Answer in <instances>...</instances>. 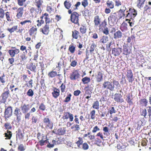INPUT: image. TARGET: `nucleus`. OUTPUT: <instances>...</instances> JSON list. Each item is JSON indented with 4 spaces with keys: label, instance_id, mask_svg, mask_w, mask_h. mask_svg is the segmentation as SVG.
<instances>
[{
    "label": "nucleus",
    "instance_id": "obj_54",
    "mask_svg": "<svg viewBox=\"0 0 151 151\" xmlns=\"http://www.w3.org/2000/svg\"><path fill=\"white\" fill-rule=\"evenodd\" d=\"M28 49H27V47L25 46L24 45H22L20 47V50L22 51H25V53H27V51L29 50V49L31 50V47L29 46L28 47Z\"/></svg>",
    "mask_w": 151,
    "mask_h": 151
},
{
    "label": "nucleus",
    "instance_id": "obj_38",
    "mask_svg": "<svg viewBox=\"0 0 151 151\" xmlns=\"http://www.w3.org/2000/svg\"><path fill=\"white\" fill-rule=\"evenodd\" d=\"M48 76L49 77L51 78H54L56 76H59L60 74L57 73L55 71L53 70L50 72L48 74Z\"/></svg>",
    "mask_w": 151,
    "mask_h": 151
},
{
    "label": "nucleus",
    "instance_id": "obj_43",
    "mask_svg": "<svg viewBox=\"0 0 151 151\" xmlns=\"http://www.w3.org/2000/svg\"><path fill=\"white\" fill-rule=\"evenodd\" d=\"M127 24L125 23H122L120 27V29L122 32H124L127 29Z\"/></svg>",
    "mask_w": 151,
    "mask_h": 151
},
{
    "label": "nucleus",
    "instance_id": "obj_42",
    "mask_svg": "<svg viewBox=\"0 0 151 151\" xmlns=\"http://www.w3.org/2000/svg\"><path fill=\"white\" fill-rule=\"evenodd\" d=\"M92 107L93 109L97 110H98L99 109V103L98 101L96 100L93 102L92 104Z\"/></svg>",
    "mask_w": 151,
    "mask_h": 151
},
{
    "label": "nucleus",
    "instance_id": "obj_14",
    "mask_svg": "<svg viewBox=\"0 0 151 151\" xmlns=\"http://www.w3.org/2000/svg\"><path fill=\"white\" fill-rule=\"evenodd\" d=\"M80 74L78 70H74L70 74V78L71 80H75L79 78Z\"/></svg>",
    "mask_w": 151,
    "mask_h": 151
},
{
    "label": "nucleus",
    "instance_id": "obj_11",
    "mask_svg": "<svg viewBox=\"0 0 151 151\" xmlns=\"http://www.w3.org/2000/svg\"><path fill=\"white\" fill-rule=\"evenodd\" d=\"M119 16L118 14L116 12L111 13L110 15L108 18L109 21H110L112 23H114L116 22L119 19Z\"/></svg>",
    "mask_w": 151,
    "mask_h": 151
},
{
    "label": "nucleus",
    "instance_id": "obj_64",
    "mask_svg": "<svg viewBox=\"0 0 151 151\" xmlns=\"http://www.w3.org/2000/svg\"><path fill=\"white\" fill-rule=\"evenodd\" d=\"M38 120L37 116H33L32 118V123L35 124L38 122Z\"/></svg>",
    "mask_w": 151,
    "mask_h": 151
},
{
    "label": "nucleus",
    "instance_id": "obj_61",
    "mask_svg": "<svg viewBox=\"0 0 151 151\" xmlns=\"http://www.w3.org/2000/svg\"><path fill=\"white\" fill-rule=\"evenodd\" d=\"M90 115L91 119L92 120H94L96 117V111L94 109L90 111Z\"/></svg>",
    "mask_w": 151,
    "mask_h": 151
},
{
    "label": "nucleus",
    "instance_id": "obj_27",
    "mask_svg": "<svg viewBox=\"0 0 151 151\" xmlns=\"http://www.w3.org/2000/svg\"><path fill=\"white\" fill-rule=\"evenodd\" d=\"M21 108L23 114H25L29 110L30 108L29 104H24L23 105L21 106Z\"/></svg>",
    "mask_w": 151,
    "mask_h": 151
},
{
    "label": "nucleus",
    "instance_id": "obj_1",
    "mask_svg": "<svg viewBox=\"0 0 151 151\" xmlns=\"http://www.w3.org/2000/svg\"><path fill=\"white\" fill-rule=\"evenodd\" d=\"M37 138L39 140L38 143L41 146H43L49 143V139L47 138L44 134L38 132L37 134Z\"/></svg>",
    "mask_w": 151,
    "mask_h": 151
},
{
    "label": "nucleus",
    "instance_id": "obj_5",
    "mask_svg": "<svg viewBox=\"0 0 151 151\" xmlns=\"http://www.w3.org/2000/svg\"><path fill=\"white\" fill-rule=\"evenodd\" d=\"M107 7L104 10V12L106 14H108L111 12V9H112L114 8V4L113 2L110 0H108L106 4Z\"/></svg>",
    "mask_w": 151,
    "mask_h": 151
},
{
    "label": "nucleus",
    "instance_id": "obj_10",
    "mask_svg": "<svg viewBox=\"0 0 151 151\" xmlns=\"http://www.w3.org/2000/svg\"><path fill=\"white\" fill-rule=\"evenodd\" d=\"M93 85L91 84L90 86L89 85L85 87L84 88L85 90H86L84 96L88 95L86 97V98L87 99L90 98L91 97V94L92 93V91L93 89Z\"/></svg>",
    "mask_w": 151,
    "mask_h": 151
},
{
    "label": "nucleus",
    "instance_id": "obj_26",
    "mask_svg": "<svg viewBox=\"0 0 151 151\" xmlns=\"http://www.w3.org/2000/svg\"><path fill=\"white\" fill-rule=\"evenodd\" d=\"M126 9V8L124 5H123L121 7L120 9L118 11L120 13H121L122 14H120L119 15V19H120L122 18L123 17H124L125 16V12Z\"/></svg>",
    "mask_w": 151,
    "mask_h": 151
},
{
    "label": "nucleus",
    "instance_id": "obj_2",
    "mask_svg": "<svg viewBox=\"0 0 151 151\" xmlns=\"http://www.w3.org/2000/svg\"><path fill=\"white\" fill-rule=\"evenodd\" d=\"M44 18L45 19V22L48 21L47 20L50 18L49 17L48 14L46 13L42 14L40 17V20L38 19L36 21V22L38 23L37 24V27H40L42 24H44V21L43 19Z\"/></svg>",
    "mask_w": 151,
    "mask_h": 151
},
{
    "label": "nucleus",
    "instance_id": "obj_56",
    "mask_svg": "<svg viewBox=\"0 0 151 151\" xmlns=\"http://www.w3.org/2000/svg\"><path fill=\"white\" fill-rule=\"evenodd\" d=\"M12 132L7 130V132L4 133L5 137H6L5 139H10L12 136Z\"/></svg>",
    "mask_w": 151,
    "mask_h": 151
},
{
    "label": "nucleus",
    "instance_id": "obj_57",
    "mask_svg": "<svg viewBox=\"0 0 151 151\" xmlns=\"http://www.w3.org/2000/svg\"><path fill=\"white\" fill-rule=\"evenodd\" d=\"M81 81L84 84H88L90 81L91 79L90 78L85 77L81 79Z\"/></svg>",
    "mask_w": 151,
    "mask_h": 151
},
{
    "label": "nucleus",
    "instance_id": "obj_17",
    "mask_svg": "<svg viewBox=\"0 0 151 151\" xmlns=\"http://www.w3.org/2000/svg\"><path fill=\"white\" fill-rule=\"evenodd\" d=\"M62 117L63 119H65L67 121L68 118L69 119V120L70 122H71L73 121V114L69 112H64Z\"/></svg>",
    "mask_w": 151,
    "mask_h": 151
},
{
    "label": "nucleus",
    "instance_id": "obj_52",
    "mask_svg": "<svg viewBox=\"0 0 151 151\" xmlns=\"http://www.w3.org/2000/svg\"><path fill=\"white\" fill-rule=\"evenodd\" d=\"M108 41V37L107 36H102L100 40V42L101 43L104 44L106 43Z\"/></svg>",
    "mask_w": 151,
    "mask_h": 151
},
{
    "label": "nucleus",
    "instance_id": "obj_32",
    "mask_svg": "<svg viewBox=\"0 0 151 151\" xmlns=\"http://www.w3.org/2000/svg\"><path fill=\"white\" fill-rule=\"evenodd\" d=\"M27 58V57L26 56L25 53L24 52L20 56V61L19 62V64H24L26 61Z\"/></svg>",
    "mask_w": 151,
    "mask_h": 151
},
{
    "label": "nucleus",
    "instance_id": "obj_35",
    "mask_svg": "<svg viewBox=\"0 0 151 151\" xmlns=\"http://www.w3.org/2000/svg\"><path fill=\"white\" fill-rule=\"evenodd\" d=\"M139 104L142 106H146L148 103V101L146 99H141L139 101Z\"/></svg>",
    "mask_w": 151,
    "mask_h": 151
},
{
    "label": "nucleus",
    "instance_id": "obj_45",
    "mask_svg": "<svg viewBox=\"0 0 151 151\" xmlns=\"http://www.w3.org/2000/svg\"><path fill=\"white\" fill-rule=\"evenodd\" d=\"M87 30L86 26L85 25H82L79 29L80 31L82 34L86 33Z\"/></svg>",
    "mask_w": 151,
    "mask_h": 151
},
{
    "label": "nucleus",
    "instance_id": "obj_48",
    "mask_svg": "<svg viewBox=\"0 0 151 151\" xmlns=\"http://www.w3.org/2000/svg\"><path fill=\"white\" fill-rule=\"evenodd\" d=\"M27 0H17V4L19 6L22 7L23 6H26V5L25 2Z\"/></svg>",
    "mask_w": 151,
    "mask_h": 151
},
{
    "label": "nucleus",
    "instance_id": "obj_33",
    "mask_svg": "<svg viewBox=\"0 0 151 151\" xmlns=\"http://www.w3.org/2000/svg\"><path fill=\"white\" fill-rule=\"evenodd\" d=\"M123 36V34L120 30H118L115 32L114 35V39L121 38Z\"/></svg>",
    "mask_w": 151,
    "mask_h": 151
},
{
    "label": "nucleus",
    "instance_id": "obj_31",
    "mask_svg": "<svg viewBox=\"0 0 151 151\" xmlns=\"http://www.w3.org/2000/svg\"><path fill=\"white\" fill-rule=\"evenodd\" d=\"M117 111L113 105H111L109 106V108L108 109V114L109 113L111 115V117H112V114L115 113Z\"/></svg>",
    "mask_w": 151,
    "mask_h": 151
},
{
    "label": "nucleus",
    "instance_id": "obj_15",
    "mask_svg": "<svg viewBox=\"0 0 151 151\" xmlns=\"http://www.w3.org/2000/svg\"><path fill=\"white\" fill-rule=\"evenodd\" d=\"M126 76L129 82L132 83L134 81L133 74L131 69H128L127 71Z\"/></svg>",
    "mask_w": 151,
    "mask_h": 151
},
{
    "label": "nucleus",
    "instance_id": "obj_59",
    "mask_svg": "<svg viewBox=\"0 0 151 151\" xmlns=\"http://www.w3.org/2000/svg\"><path fill=\"white\" fill-rule=\"evenodd\" d=\"M17 28L18 26L17 25H15L13 26L11 28H8L7 30L10 33H12L16 31L17 29Z\"/></svg>",
    "mask_w": 151,
    "mask_h": 151
},
{
    "label": "nucleus",
    "instance_id": "obj_29",
    "mask_svg": "<svg viewBox=\"0 0 151 151\" xmlns=\"http://www.w3.org/2000/svg\"><path fill=\"white\" fill-rule=\"evenodd\" d=\"M131 52V50L129 49L128 47L126 45L123 46L122 54L127 56L129 55Z\"/></svg>",
    "mask_w": 151,
    "mask_h": 151
},
{
    "label": "nucleus",
    "instance_id": "obj_22",
    "mask_svg": "<svg viewBox=\"0 0 151 151\" xmlns=\"http://www.w3.org/2000/svg\"><path fill=\"white\" fill-rule=\"evenodd\" d=\"M52 93V97L55 99H57L60 95V91L59 89L54 87Z\"/></svg>",
    "mask_w": 151,
    "mask_h": 151
},
{
    "label": "nucleus",
    "instance_id": "obj_60",
    "mask_svg": "<svg viewBox=\"0 0 151 151\" xmlns=\"http://www.w3.org/2000/svg\"><path fill=\"white\" fill-rule=\"evenodd\" d=\"M135 37L133 35H131V36L128 37L127 39V42L128 43H130L132 42H133L134 40V41Z\"/></svg>",
    "mask_w": 151,
    "mask_h": 151
},
{
    "label": "nucleus",
    "instance_id": "obj_18",
    "mask_svg": "<svg viewBox=\"0 0 151 151\" xmlns=\"http://www.w3.org/2000/svg\"><path fill=\"white\" fill-rule=\"evenodd\" d=\"M37 28L36 26H32L28 31L29 35L32 38H35L37 34Z\"/></svg>",
    "mask_w": 151,
    "mask_h": 151
},
{
    "label": "nucleus",
    "instance_id": "obj_12",
    "mask_svg": "<svg viewBox=\"0 0 151 151\" xmlns=\"http://www.w3.org/2000/svg\"><path fill=\"white\" fill-rule=\"evenodd\" d=\"M20 52V50L15 47H12L11 49L8 51V53L10 57H14L16 55Z\"/></svg>",
    "mask_w": 151,
    "mask_h": 151
},
{
    "label": "nucleus",
    "instance_id": "obj_4",
    "mask_svg": "<svg viewBox=\"0 0 151 151\" xmlns=\"http://www.w3.org/2000/svg\"><path fill=\"white\" fill-rule=\"evenodd\" d=\"M70 14L71 21L75 24H77L78 26H79L80 24L79 23V14L76 12H74L73 13L72 12Z\"/></svg>",
    "mask_w": 151,
    "mask_h": 151
},
{
    "label": "nucleus",
    "instance_id": "obj_21",
    "mask_svg": "<svg viewBox=\"0 0 151 151\" xmlns=\"http://www.w3.org/2000/svg\"><path fill=\"white\" fill-rule=\"evenodd\" d=\"M122 50L121 48L116 47L112 49V54L114 56H119L122 52Z\"/></svg>",
    "mask_w": 151,
    "mask_h": 151
},
{
    "label": "nucleus",
    "instance_id": "obj_28",
    "mask_svg": "<svg viewBox=\"0 0 151 151\" xmlns=\"http://www.w3.org/2000/svg\"><path fill=\"white\" fill-rule=\"evenodd\" d=\"M107 25V21L106 19H105L98 26L99 27V30L101 31H103L104 29L106 27Z\"/></svg>",
    "mask_w": 151,
    "mask_h": 151
},
{
    "label": "nucleus",
    "instance_id": "obj_16",
    "mask_svg": "<svg viewBox=\"0 0 151 151\" xmlns=\"http://www.w3.org/2000/svg\"><path fill=\"white\" fill-rule=\"evenodd\" d=\"M4 91L2 93L1 96L2 98V101L4 103H5L6 102L9 94V91L8 88H4Z\"/></svg>",
    "mask_w": 151,
    "mask_h": 151
},
{
    "label": "nucleus",
    "instance_id": "obj_34",
    "mask_svg": "<svg viewBox=\"0 0 151 151\" xmlns=\"http://www.w3.org/2000/svg\"><path fill=\"white\" fill-rule=\"evenodd\" d=\"M66 127H62L58 129L57 130V132L56 134H57L59 135H63L66 132Z\"/></svg>",
    "mask_w": 151,
    "mask_h": 151
},
{
    "label": "nucleus",
    "instance_id": "obj_63",
    "mask_svg": "<svg viewBox=\"0 0 151 151\" xmlns=\"http://www.w3.org/2000/svg\"><path fill=\"white\" fill-rule=\"evenodd\" d=\"M11 57V58H9L8 60L9 63L11 65L10 67L13 66L14 65V63L15 61V59L14 58V57Z\"/></svg>",
    "mask_w": 151,
    "mask_h": 151
},
{
    "label": "nucleus",
    "instance_id": "obj_58",
    "mask_svg": "<svg viewBox=\"0 0 151 151\" xmlns=\"http://www.w3.org/2000/svg\"><path fill=\"white\" fill-rule=\"evenodd\" d=\"M71 128L75 131H78L80 129L79 125L78 124H74L71 127Z\"/></svg>",
    "mask_w": 151,
    "mask_h": 151
},
{
    "label": "nucleus",
    "instance_id": "obj_47",
    "mask_svg": "<svg viewBox=\"0 0 151 151\" xmlns=\"http://www.w3.org/2000/svg\"><path fill=\"white\" fill-rule=\"evenodd\" d=\"M43 3V0H37L35 1V5L38 8L41 9V6Z\"/></svg>",
    "mask_w": 151,
    "mask_h": 151
},
{
    "label": "nucleus",
    "instance_id": "obj_24",
    "mask_svg": "<svg viewBox=\"0 0 151 151\" xmlns=\"http://www.w3.org/2000/svg\"><path fill=\"white\" fill-rule=\"evenodd\" d=\"M125 100L127 103L129 105L133 104V95L132 93L131 94L129 93L126 96Z\"/></svg>",
    "mask_w": 151,
    "mask_h": 151
},
{
    "label": "nucleus",
    "instance_id": "obj_6",
    "mask_svg": "<svg viewBox=\"0 0 151 151\" xmlns=\"http://www.w3.org/2000/svg\"><path fill=\"white\" fill-rule=\"evenodd\" d=\"M126 12L128 13L125 17H128L129 19L132 20L134 19L137 14V11L134 9L131 8H129V10L127 11Z\"/></svg>",
    "mask_w": 151,
    "mask_h": 151
},
{
    "label": "nucleus",
    "instance_id": "obj_53",
    "mask_svg": "<svg viewBox=\"0 0 151 151\" xmlns=\"http://www.w3.org/2000/svg\"><path fill=\"white\" fill-rule=\"evenodd\" d=\"M96 47V45L94 42L93 41L92 43L90 44L89 50L90 52L91 53L94 51Z\"/></svg>",
    "mask_w": 151,
    "mask_h": 151
},
{
    "label": "nucleus",
    "instance_id": "obj_51",
    "mask_svg": "<svg viewBox=\"0 0 151 151\" xmlns=\"http://www.w3.org/2000/svg\"><path fill=\"white\" fill-rule=\"evenodd\" d=\"M66 85L65 82V81L64 83H63L60 86V90L61 92V95L63 93H64L65 91L66 90Z\"/></svg>",
    "mask_w": 151,
    "mask_h": 151
},
{
    "label": "nucleus",
    "instance_id": "obj_7",
    "mask_svg": "<svg viewBox=\"0 0 151 151\" xmlns=\"http://www.w3.org/2000/svg\"><path fill=\"white\" fill-rule=\"evenodd\" d=\"M12 9L14 10H16V17L17 19H20L22 17L24 12L23 7H20L19 8L14 7L12 8Z\"/></svg>",
    "mask_w": 151,
    "mask_h": 151
},
{
    "label": "nucleus",
    "instance_id": "obj_49",
    "mask_svg": "<svg viewBox=\"0 0 151 151\" xmlns=\"http://www.w3.org/2000/svg\"><path fill=\"white\" fill-rule=\"evenodd\" d=\"M5 14L7 21L10 22L12 21V17L11 16V13L10 12H7L5 13Z\"/></svg>",
    "mask_w": 151,
    "mask_h": 151
},
{
    "label": "nucleus",
    "instance_id": "obj_30",
    "mask_svg": "<svg viewBox=\"0 0 151 151\" xmlns=\"http://www.w3.org/2000/svg\"><path fill=\"white\" fill-rule=\"evenodd\" d=\"M96 79L97 82H100L103 80V74L101 72L99 71L97 75L96 76Z\"/></svg>",
    "mask_w": 151,
    "mask_h": 151
},
{
    "label": "nucleus",
    "instance_id": "obj_36",
    "mask_svg": "<svg viewBox=\"0 0 151 151\" xmlns=\"http://www.w3.org/2000/svg\"><path fill=\"white\" fill-rule=\"evenodd\" d=\"M20 112V110L18 107H16L14 109V114L17 117V120L19 122L20 119V116L19 115V113Z\"/></svg>",
    "mask_w": 151,
    "mask_h": 151
},
{
    "label": "nucleus",
    "instance_id": "obj_40",
    "mask_svg": "<svg viewBox=\"0 0 151 151\" xmlns=\"http://www.w3.org/2000/svg\"><path fill=\"white\" fill-rule=\"evenodd\" d=\"M140 115L143 116L145 118L147 117L148 115H147V110L145 109H140Z\"/></svg>",
    "mask_w": 151,
    "mask_h": 151
},
{
    "label": "nucleus",
    "instance_id": "obj_9",
    "mask_svg": "<svg viewBox=\"0 0 151 151\" xmlns=\"http://www.w3.org/2000/svg\"><path fill=\"white\" fill-rule=\"evenodd\" d=\"M102 88L104 89H109L112 91L114 89V85L111 82L106 81H104L102 84Z\"/></svg>",
    "mask_w": 151,
    "mask_h": 151
},
{
    "label": "nucleus",
    "instance_id": "obj_3",
    "mask_svg": "<svg viewBox=\"0 0 151 151\" xmlns=\"http://www.w3.org/2000/svg\"><path fill=\"white\" fill-rule=\"evenodd\" d=\"M42 12L41 9L32 7L29 10V13L31 17L33 18H36L37 15Z\"/></svg>",
    "mask_w": 151,
    "mask_h": 151
},
{
    "label": "nucleus",
    "instance_id": "obj_39",
    "mask_svg": "<svg viewBox=\"0 0 151 151\" xmlns=\"http://www.w3.org/2000/svg\"><path fill=\"white\" fill-rule=\"evenodd\" d=\"M68 50L71 53L73 54L76 50V45L73 44L70 45L69 46Z\"/></svg>",
    "mask_w": 151,
    "mask_h": 151
},
{
    "label": "nucleus",
    "instance_id": "obj_50",
    "mask_svg": "<svg viewBox=\"0 0 151 151\" xmlns=\"http://www.w3.org/2000/svg\"><path fill=\"white\" fill-rule=\"evenodd\" d=\"M43 122L49 127H50L51 126V122L48 118H44L43 119Z\"/></svg>",
    "mask_w": 151,
    "mask_h": 151
},
{
    "label": "nucleus",
    "instance_id": "obj_55",
    "mask_svg": "<svg viewBox=\"0 0 151 151\" xmlns=\"http://www.w3.org/2000/svg\"><path fill=\"white\" fill-rule=\"evenodd\" d=\"M137 1L138 4L137 6L138 8H140L143 7L145 1V0H137Z\"/></svg>",
    "mask_w": 151,
    "mask_h": 151
},
{
    "label": "nucleus",
    "instance_id": "obj_20",
    "mask_svg": "<svg viewBox=\"0 0 151 151\" xmlns=\"http://www.w3.org/2000/svg\"><path fill=\"white\" fill-rule=\"evenodd\" d=\"M122 95L121 93H116L114 95V99L117 103H122L124 102L122 98Z\"/></svg>",
    "mask_w": 151,
    "mask_h": 151
},
{
    "label": "nucleus",
    "instance_id": "obj_44",
    "mask_svg": "<svg viewBox=\"0 0 151 151\" xmlns=\"http://www.w3.org/2000/svg\"><path fill=\"white\" fill-rule=\"evenodd\" d=\"M8 81V78L7 77L5 76L4 73L2 76H0V81L2 83L7 82Z\"/></svg>",
    "mask_w": 151,
    "mask_h": 151
},
{
    "label": "nucleus",
    "instance_id": "obj_23",
    "mask_svg": "<svg viewBox=\"0 0 151 151\" xmlns=\"http://www.w3.org/2000/svg\"><path fill=\"white\" fill-rule=\"evenodd\" d=\"M26 68L34 73L36 72V66L32 63H29L26 65Z\"/></svg>",
    "mask_w": 151,
    "mask_h": 151
},
{
    "label": "nucleus",
    "instance_id": "obj_19",
    "mask_svg": "<svg viewBox=\"0 0 151 151\" xmlns=\"http://www.w3.org/2000/svg\"><path fill=\"white\" fill-rule=\"evenodd\" d=\"M4 116L6 118H8L10 117L12 114V110L11 106H9L6 108L4 112Z\"/></svg>",
    "mask_w": 151,
    "mask_h": 151
},
{
    "label": "nucleus",
    "instance_id": "obj_8",
    "mask_svg": "<svg viewBox=\"0 0 151 151\" xmlns=\"http://www.w3.org/2000/svg\"><path fill=\"white\" fill-rule=\"evenodd\" d=\"M47 22H45V24L42 28L40 29V31L42 32V33L45 35H48L50 32L49 25L50 22H51V20L50 18Z\"/></svg>",
    "mask_w": 151,
    "mask_h": 151
},
{
    "label": "nucleus",
    "instance_id": "obj_62",
    "mask_svg": "<svg viewBox=\"0 0 151 151\" xmlns=\"http://www.w3.org/2000/svg\"><path fill=\"white\" fill-rule=\"evenodd\" d=\"M5 13L4 10L2 8H0V20L4 19Z\"/></svg>",
    "mask_w": 151,
    "mask_h": 151
},
{
    "label": "nucleus",
    "instance_id": "obj_41",
    "mask_svg": "<svg viewBox=\"0 0 151 151\" xmlns=\"http://www.w3.org/2000/svg\"><path fill=\"white\" fill-rule=\"evenodd\" d=\"M79 32L76 30H74L72 31V36L73 37L76 39H77L79 36L81 37Z\"/></svg>",
    "mask_w": 151,
    "mask_h": 151
},
{
    "label": "nucleus",
    "instance_id": "obj_25",
    "mask_svg": "<svg viewBox=\"0 0 151 151\" xmlns=\"http://www.w3.org/2000/svg\"><path fill=\"white\" fill-rule=\"evenodd\" d=\"M93 22L94 26L96 27L99 26L101 22V19L99 15L95 16L94 18Z\"/></svg>",
    "mask_w": 151,
    "mask_h": 151
},
{
    "label": "nucleus",
    "instance_id": "obj_46",
    "mask_svg": "<svg viewBox=\"0 0 151 151\" xmlns=\"http://www.w3.org/2000/svg\"><path fill=\"white\" fill-rule=\"evenodd\" d=\"M67 96L63 101L65 103H67L70 101L71 97L72 96V94L71 93L68 92L67 93Z\"/></svg>",
    "mask_w": 151,
    "mask_h": 151
},
{
    "label": "nucleus",
    "instance_id": "obj_37",
    "mask_svg": "<svg viewBox=\"0 0 151 151\" xmlns=\"http://www.w3.org/2000/svg\"><path fill=\"white\" fill-rule=\"evenodd\" d=\"M83 138L81 137H78V140H76V143L77 144L78 148H81V146L83 144Z\"/></svg>",
    "mask_w": 151,
    "mask_h": 151
},
{
    "label": "nucleus",
    "instance_id": "obj_13",
    "mask_svg": "<svg viewBox=\"0 0 151 151\" xmlns=\"http://www.w3.org/2000/svg\"><path fill=\"white\" fill-rule=\"evenodd\" d=\"M64 5L65 8L68 9V13L69 14H71L72 12L74 11V10L72 9L73 5L69 0H65L64 3Z\"/></svg>",
    "mask_w": 151,
    "mask_h": 151
}]
</instances>
